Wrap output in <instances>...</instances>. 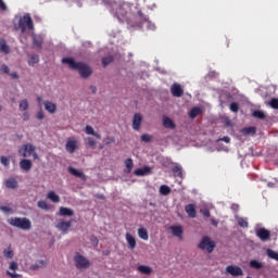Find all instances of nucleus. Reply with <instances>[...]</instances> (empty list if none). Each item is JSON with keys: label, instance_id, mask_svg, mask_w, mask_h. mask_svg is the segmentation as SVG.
I'll list each match as a JSON object with an SVG mask.
<instances>
[{"label": "nucleus", "instance_id": "dca6fc26", "mask_svg": "<svg viewBox=\"0 0 278 278\" xmlns=\"http://www.w3.org/2000/svg\"><path fill=\"white\" fill-rule=\"evenodd\" d=\"M134 175H136V177H144L147 175H151V167L144 166L142 168H137L135 169Z\"/></svg>", "mask_w": 278, "mask_h": 278}, {"label": "nucleus", "instance_id": "2eb2a0df", "mask_svg": "<svg viewBox=\"0 0 278 278\" xmlns=\"http://www.w3.org/2000/svg\"><path fill=\"white\" fill-rule=\"evenodd\" d=\"M43 105L46 112H49V114H55V112H58V105L49 100H46Z\"/></svg>", "mask_w": 278, "mask_h": 278}, {"label": "nucleus", "instance_id": "de8ad7c7", "mask_svg": "<svg viewBox=\"0 0 278 278\" xmlns=\"http://www.w3.org/2000/svg\"><path fill=\"white\" fill-rule=\"evenodd\" d=\"M230 112H235L238 113V111L240 110V105L238 104V102H232L230 103Z\"/></svg>", "mask_w": 278, "mask_h": 278}, {"label": "nucleus", "instance_id": "f704fd0d", "mask_svg": "<svg viewBox=\"0 0 278 278\" xmlns=\"http://www.w3.org/2000/svg\"><path fill=\"white\" fill-rule=\"evenodd\" d=\"M38 62H40V56H38V54H31L28 58V65L34 66L35 64H38Z\"/></svg>", "mask_w": 278, "mask_h": 278}, {"label": "nucleus", "instance_id": "ea45409f", "mask_svg": "<svg viewBox=\"0 0 278 278\" xmlns=\"http://www.w3.org/2000/svg\"><path fill=\"white\" fill-rule=\"evenodd\" d=\"M160 192H161V194H163V197H168V194L170 193V187H168L166 185H162L160 187Z\"/></svg>", "mask_w": 278, "mask_h": 278}, {"label": "nucleus", "instance_id": "c9c22d12", "mask_svg": "<svg viewBox=\"0 0 278 278\" xmlns=\"http://www.w3.org/2000/svg\"><path fill=\"white\" fill-rule=\"evenodd\" d=\"M125 166H126V169L124 172L127 173V174L131 173V170L134 168V160L127 159L125 161Z\"/></svg>", "mask_w": 278, "mask_h": 278}, {"label": "nucleus", "instance_id": "20e7f679", "mask_svg": "<svg viewBox=\"0 0 278 278\" xmlns=\"http://www.w3.org/2000/svg\"><path fill=\"white\" fill-rule=\"evenodd\" d=\"M198 249H200V251H205L206 253H214V250L216 249V241L205 236L201 239L200 243L198 244Z\"/></svg>", "mask_w": 278, "mask_h": 278}, {"label": "nucleus", "instance_id": "49530a36", "mask_svg": "<svg viewBox=\"0 0 278 278\" xmlns=\"http://www.w3.org/2000/svg\"><path fill=\"white\" fill-rule=\"evenodd\" d=\"M3 255L4 257H7L8 260H12V257H14V251L8 249L3 251Z\"/></svg>", "mask_w": 278, "mask_h": 278}, {"label": "nucleus", "instance_id": "f8f14e48", "mask_svg": "<svg viewBox=\"0 0 278 278\" xmlns=\"http://www.w3.org/2000/svg\"><path fill=\"white\" fill-rule=\"evenodd\" d=\"M256 236H257V238H260V240H262V242H266V241L270 240V230H268L266 228H260L256 231Z\"/></svg>", "mask_w": 278, "mask_h": 278}, {"label": "nucleus", "instance_id": "aec40b11", "mask_svg": "<svg viewBox=\"0 0 278 278\" xmlns=\"http://www.w3.org/2000/svg\"><path fill=\"white\" fill-rule=\"evenodd\" d=\"M163 127H165V129H175L176 125H175V122H173V119H170V117L164 115L163 116Z\"/></svg>", "mask_w": 278, "mask_h": 278}, {"label": "nucleus", "instance_id": "0e129e2a", "mask_svg": "<svg viewBox=\"0 0 278 278\" xmlns=\"http://www.w3.org/2000/svg\"><path fill=\"white\" fill-rule=\"evenodd\" d=\"M10 76H11L13 79H18V73H16V72L11 73Z\"/></svg>", "mask_w": 278, "mask_h": 278}, {"label": "nucleus", "instance_id": "79ce46f5", "mask_svg": "<svg viewBox=\"0 0 278 278\" xmlns=\"http://www.w3.org/2000/svg\"><path fill=\"white\" fill-rule=\"evenodd\" d=\"M112 62H114V56L109 55L106 58H103L102 59V66H104V68H105V66H108L109 64H112Z\"/></svg>", "mask_w": 278, "mask_h": 278}, {"label": "nucleus", "instance_id": "f257e3e1", "mask_svg": "<svg viewBox=\"0 0 278 278\" xmlns=\"http://www.w3.org/2000/svg\"><path fill=\"white\" fill-rule=\"evenodd\" d=\"M62 63L68 64V67L72 71H78V73H79L80 77H83V79H88V77H90V75H92V68H90L88 66V64H86L84 62H76L75 59H73V58H63Z\"/></svg>", "mask_w": 278, "mask_h": 278}, {"label": "nucleus", "instance_id": "5701e85b", "mask_svg": "<svg viewBox=\"0 0 278 278\" xmlns=\"http://www.w3.org/2000/svg\"><path fill=\"white\" fill-rule=\"evenodd\" d=\"M59 214L60 216H75V211H73V208L61 206Z\"/></svg>", "mask_w": 278, "mask_h": 278}, {"label": "nucleus", "instance_id": "f03ea898", "mask_svg": "<svg viewBox=\"0 0 278 278\" xmlns=\"http://www.w3.org/2000/svg\"><path fill=\"white\" fill-rule=\"evenodd\" d=\"M8 223L11 227H16L23 231H29L31 229V220L27 217H11L8 219Z\"/></svg>", "mask_w": 278, "mask_h": 278}, {"label": "nucleus", "instance_id": "7ed1b4c3", "mask_svg": "<svg viewBox=\"0 0 278 278\" xmlns=\"http://www.w3.org/2000/svg\"><path fill=\"white\" fill-rule=\"evenodd\" d=\"M15 29H21L22 34H25L27 29L34 31V21L31 20V15H29V13L24 14L18 21V27H15Z\"/></svg>", "mask_w": 278, "mask_h": 278}, {"label": "nucleus", "instance_id": "69168bd1", "mask_svg": "<svg viewBox=\"0 0 278 278\" xmlns=\"http://www.w3.org/2000/svg\"><path fill=\"white\" fill-rule=\"evenodd\" d=\"M89 88H90L92 94H97V87L96 86H90Z\"/></svg>", "mask_w": 278, "mask_h": 278}, {"label": "nucleus", "instance_id": "e433bc0d", "mask_svg": "<svg viewBox=\"0 0 278 278\" xmlns=\"http://www.w3.org/2000/svg\"><path fill=\"white\" fill-rule=\"evenodd\" d=\"M256 132H257V128H255V126H250L242 129V134H244V136H249V134H256Z\"/></svg>", "mask_w": 278, "mask_h": 278}, {"label": "nucleus", "instance_id": "b1692460", "mask_svg": "<svg viewBox=\"0 0 278 278\" xmlns=\"http://www.w3.org/2000/svg\"><path fill=\"white\" fill-rule=\"evenodd\" d=\"M201 114H203V109L199 108V106H194L190 110L189 112V117H191L192 119L197 118V116H201Z\"/></svg>", "mask_w": 278, "mask_h": 278}, {"label": "nucleus", "instance_id": "603ef678", "mask_svg": "<svg viewBox=\"0 0 278 278\" xmlns=\"http://www.w3.org/2000/svg\"><path fill=\"white\" fill-rule=\"evenodd\" d=\"M114 142H116V138H114V136L106 137V141H105L106 147L110 144H114Z\"/></svg>", "mask_w": 278, "mask_h": 278}, {"label": "nucleus", "instance_id": "774afa93", "mask_svg": "<svg viewBox=\"0 0 278 278\" xmlns=\"http://www.w3.org/2000/svg\"><path fill=\"white\" fill-rule=\"evenodd\" d=\"M31 155H33L34 160H38V153L33 152Z\"/></svg>", "mask_w": 278, "mask_h": 278}, {"label": "nucleus", "instance_id": "680f3d73", "mask_svg": "<svg viewBox=\"0 0 278 278\" xmlns=\"http://www.w3.org/2000/svg\"><path fill=\"white\" fill-rule=\"evenodd\" d=\"M219 140H222V142H226V143L231 142V138H229V137H223Z\"/></svg>", "mask_w": 278, "mask_h": 278}, {"label": "nucleus", "instance_id": "0eeeda50", "mask_svg": "<svg viewBox=\"0 0 278 278\" xmlns=\"http://www.w3.org/2000/svg\"><path fill=\"white\" fill-rule=\"evenodd\" d=\"M140 21H141V27H146L147 29H151L152 31L155 30V24L151 23L149 21V17L142 13V11L137 12Z\"/></svg>", "mask_w": 278, "mask_h": 278}, {"label": "nucleus", "instance_id": "9b49d317", "mask_svg": "<svg viewBox=\"0 0 278 278\" xmlns=\"http://www.w3.org/2000/svg\"><path fill=\"white\" fill-rule=\"evenodd\" d=\"M170 93L173 94V97H184V88H181V85L178 83H174L170 86Z\"/></svg>", "mask_w": 278, "mask_h": 278}, {"label": "nucleus", "instance_id": "a211bd4d", "mask_svg": "<svg viewBox=\"0 0 278 278\" xmlns=\"http://www.w3.org/2000/svg\"><path fill=\"white\" fill-rule=\"evenodd\" d=\"M126 242L128 244V249H130L131 251H134V249H136V238L134 236H131V233L127 232L126 236Z\"/></svg>", "mask_w": 278, "mask_h": 278}, {"label": "nucleus", "instance_id": "58836bf2", "mask_svg": "<svg viewBox=\"0 0 278 278\" xmlns=\"http://www.w3.org/2000/svg\"><path fill=\"white\" fill-rule=\"evenodd\" d=\"M252 116H254V118H258L260 121H264V118H266V114L260 110L254 111Z\"/></svg>", "mask_w": 278, "mask_h": 278}, {"label": "nucleus", "instance_id": "c85d7f7f", "mask_svg": "<svg viewBox=\"0 0 278 278\" xmlns=\"http://www.w3.org/2000/svg\"><path fill=\"white\" fill-rule=\"evenodd\" d=\"M68 173L74 175V177H79V179H86V175L83 172L77 170L75 167H68Z\"/></svg>", "mask_w": 278, "mask_h": 278}, {"label": "nucleus", "instance_id": "cd10ccee", "mask_svg": "<svg viewBox=\"0 0 278 278\" xmlns=\"http://www.w3.org/2000/svg\"><path fill=\"white\" fill-rule=\"evenodd\" d=\"M0 53L8 55L10 53V46L5 42V39H0Z\"/></svg>", "mask_w": 278, "mask_h": 278}, {"label": "nucleus", "instance_id": "338daca9", "mask_svg": "<svg viewBox=\"0 0 278 278\" xmlns=\"http://www.w3.org/2000/svg\"><path fill=\"white\" fill-rule=\"evenodd\" d=\"M213 227H218V222L216 219H211Z\"/></svg>", "mask_w": 278, "mask_h": 278}, {"label": "nucleus", "instance_id": "6ab92c4d", "mask_svg": "<svg viewBox=\"0 0 278 278\" xmlns=\"http://www.w3.org/2000/svg\"><path fill=\"white\" fill-rule=\"evenodd\" d=\"M185 212L188 214L189 218H197V207L194 204H188L185 207Z\"/></svg>", "mask_w": 278, "mask_h": 278}, {"label": "nucleus", "instance_id": "6e6d98bb", "mask_svg": "<svg viewBox=\"0 0 278 278\" xmlns=\"http://www.w3.org/2000/svg\"><path fill=\"white\" fill-rule=\"evenodd\" d=\"M0 161L3 166H10V159H8L7 156H1Z\"/></svg>", "mask_w": 278, "mask_h": 278}, {"label": "nucleus", "instance_id": "8fccbe9b", "mask_svg": "<svg viewBox=\"0 0 278 278\" xmlns=\"http://www.w3.org/2000/svg\"><path fill=\"white\" fill-rule=\"evenodd\" d=\"M269 105H270V108H273V110H278V99L277 98H273L269 101Z\"/></svg>", "mask_w": 278, "mask_h": 278}, {"label": "nucleus", "instance_id": "c756f323", "mask_svg": "<svg viewBox=\"0 0 278 278\" xmlns=\"http://www.w3.org/2000/svg\"><path fill=\"white\" fill-rule=\"evenodd\" d=\"M250 268H254L255 270H261V268H264V263L257 260H252L250 261Z\"/></svg>", "mask_w": 278, "mask_h": 278}, {"label": "nucleus", "instance_id": "3c124183", "mask_svg": "<svg viewBox=\"0 0 278 278\" xmlns=\"http://www.w3.org/2000/svg\"><path fill=\"white\" fill-rule=\"evenodd\" d=\"M200 214H202V216H204V218H210V216H212V214L210 213V210H207V208L200 210Z\"/></svg>", "mask_w": 278, "mask_h": 278}, {"label": "nucleus", "instance_id": "393cba45", "mask_svg": "<svg viewBox=\"0 0 278 278\" xmlns=\"http://www.w3.org/2000/svg\"><path fill=\"white\" fill-rule=\"evenodd\" d=\"M85 134H87V136H94V138L101 140V136L99 135V132L94 131V128H92V126L90 125L86 126Z\"/></svg>", "mask_w": 278, "mask_h": 278}, {"label": "nucleus", "instance_id": "ddd939ff", "mask_svg": "<svg viewBox=\"0 0 278 278\" xmlns=\"http://www.w3.org/2000/svg\"><path fill=\"white\" fill-rule=\"evenodd\" d=\"M141 125H142V114L135 113L132 117V129H135V131H140Z\"/></svg>", "mask_w": 278, "mask_h": 278}, {"label": "nucleus", "instance_id": "4468645a", "mask_svg": "<svg viewBox=\"0 0 278 278\" xmlns=\"http://www.w3.org/2000/svg\"><path fill=\"white\" fill-rule=\"evenodd\" d=\"M65 149L67 153H74L75 151H77V140H75L74 138L67 139Z\"/></svg>", "mask_w": 278, "mask_h": 278}, {"label": "nucleus", "instance_id": "864d4df0", "mask_svg": "<svg viewBox=\"0 0 278 278\" xmlns=\"http://www.w3.org/2000/svg\"><path fill=\"white\" fill-rule=\"evenodd\" d=\"M0 71L4 73L5 75H10V67L5 64H2L0 67Z\"/></svg>", "mask_w": 278, "mask_h": 278}, {"label": "nucleus", "instance_id": "9d476101", "mask_svg": "<svg viewBox=\"0 0 278 278\" xmlns=\"http://www.w3.org/2000/svg\"><path fill=\"white\" fill-rule=\"evenodd\" d=\"M73 225V220H61L56 224V229H59V231H62V233H68V229H71Z\"/></svg>", "mask_w": 278, "mask_h": 278}, {"label": "nucleus", "instance_id": "f3484780", "mask_svg": "<svg viewBox=\"0 0 278 278\" xmlns=\"http://www.w3.org/2000/svg\"><path fill=\"white\" fill-rule=\"evenodd\" d=\"M170 231L173 232V236H175L176 238H179V240H184V227L172 226Z\"/></svg>", "mask_w": 278, "mask_h": 278}, {"label": "nucleus", "instance_id": "473e14b6", "mask_svg": "<svg viewBox=\"0 0 278 278\" xmlns=\"http://www.w3.org/2000/svg\"><path fill=\"white\" fill-rule=\"evenodd\" d=\"M33 45L34 47H37V49H41L42 48V37L40 36H33Z\"/></svg>", "mask_w": 278, "mask_h": 278}, {"label": "nucleus", "instance_id": "4d7b16f0", "mask_svg": "<svg viewBox=\"0 0 278 278\" xmlns=\"http://www.w3.org/2000/svg\"><path fill=\"white\" fill-rule=\"evenodd\" d=\"M36 118L38 121H45V112L38 111L37 114H36Z\"/></svg>", "mask_w": 278, "mask_h": 278}, {"label": "nucleus", "instance_id": "bb28decb", "mask_svg": "<svg viewBox=\"0 0 278 278\" xmlns=\"http://www.w3.org/2000/svg\"><path fill=\"white\" fill-rule=\"evenodd\" d=\"M137 270L141 273V275H151V273H153V268L147 265H139Z\"/></svg>", "mask_w": 278, "mask_h": 278}, {"label": "nucleus", "instance_id": "4be33fe9", "mask_svg": "<svg viewBox=\"0 0 278 278\" xmlns=\"http://www.w3.org/2000/svg\"><path fill=\"white\" fill-rule=\"evenodd\" d=\"M4 186H7V188L10 190H16V188H18V181H16L14 178H9L4 181Z\"/></svg>", "mask_w": 278, "mask_h": 278}, {"label": "nucleus", "instance_id": "5fc2aeb1", "mask_svg": "<svg viewBox=\"0 0 278 278\" xmlns=\"http://www.w3.org/2000/svg\"><path fill=\"white\" fill-rule=\"evenodd\" d=\"M0 211L1 212H4V214H10V213H12V207H10V206H0Z\"/></svg>", "mask_w": 278, "mask_h": 278}, {"label": "nucleus", "instance_id": "bf43d9fd", "mask_svg": "<svg viewBox=\"0 0 278 278\" xmlns=\"http://www.w3.org/2000/svg\"><path fill=\"white\" fill-rule=\"evenodd\" d=\"M0 10L2 12H5V10H8V5L5 4V2L3 0H0Z\"/></svg>", "mask_w": 278, "mask_h": 278}, {"label": "nucleus", "instance_id": "72a5a7b5", "mask_svg": "<svg viewBox=\"0 0 278 278\" xmlns=\"http://www.w3.org/2000/svg\"><path fill=\"white\" fill-rule=\"evenodd\" d=\"M47 198L52 201V203H60V195H58L54 191L48 192Z\"/></svg>", "mask_w": 278, "mask_h": 278}, {"label": "nucleus", "instance_id": "423d86ee", "mask_svg": "<svg viewBox=\"0 0 278 278\" xmlns=\"http://www.w3.org/2000/svg\"><path fill=\"white\" fill-rule=\"evenodd\" d=\"M129 12V4H121L115 10V16L118 20L119 23H129V18L127 17V14Z\"/></svg>", "mask_w": 278, "mask_h": 278}, {"label": "nucleus", "instance_id": "e2e57ef3", "mask_svg": "<svg viewBox=\"0 0 278 278\" xmlns=\"http://www.w3.org/2000/svg\"><path fill=\"white\" fill-rule=\"evenodd\" d=\"M22 118H23V121H28L29 119V113L28 112L23 113Z\"/></svg>", "mask_w": 278, "mask_h": 278}, {"label": "nucleus", "instance_id": "a18cd8bd", "mask_svg": "<svg viewBox=\"0 0 278 278\" xmlns=\"http://www.w3.org/2000/svg\"><path fill=\"white\" fill-rule=\"evenodd\" d=\"M238 225H239V227H243V229H247L249 227V222H247V219L240 217L238 219Z\"/></svg>", "mask_w": 278, "mask_h": 278}, {"label": "nucleus", "instance_id": "37998d69", "mask_svg": "<svg viewBox=\"0 0 278 278\" xmlns=\"http://www.w3.org/2000/svg\"><path fill=\"white\" fill-rule=\"evenodd\" d=\"M267 255L270 257V260H276V262H278V253L276 251L268 249Z\"/></svg>", "mask_w": 278, "mask_h": 278}, {"label": "nucleus", "instance_id": "2f4dec72", "mask_svg": "<svg viewBox=\"0 0 278 278\" xmlns=\"http://www.w3.org/2000/svg\"><path fill=\"white\" fill-rule=\"evenodd\" d=\"M173 173L175 177H179L180 179H184V168L181 166L177 165L173 167Z\"/></svg>", "mask_w": 278, "mask_h": 278}, {"label": "nucleus", "instance_id": "1a4fd4ad", "mask_svg": "<svg viewBox=\"0 0 278 278\" xmlns=\"http://www.w3.org/2000/svg\"><path fill=\"white\" fill-rule=\"evenodd\" d=\"M226 273H228V275H231L232 277H242L244 275V271H242V268L236 265L227 266Z\"/></svg>", "mask_w": 278, "mask_h": 278}, {"label": "nucleus", "instance_id": "13d9d810", "mask_svg": "<svg viewBox=\"0 0 278 278\" xmlns=\"http://www.w3.org/2000/svg\"><path fill=\"white\" fill-rule=\"evenodd\" d=\"M9 268L10 270H18V264L16 262H11Z\"/></svg>", "mask_w": 278, "mask_h": 278}, {"label": "nucleus", "instance_id": "412c9836", "mask_svg": "<svg viewBox=\"0 0 278 278\" xmlns=\"http://www.w3.org/2000/svg\"><path fill=\"white\" fill-rule=\"evenodd\" d=\"M31 166H34V164L31 163V161L24 159L20 162V167L22 168V170H25L26 173H28V170H31Z\"/></svg>", "mask_w": 278, "mask_h": 278}, {"label": "nucleus", "instance_id": "6e6552de", "mask_svg": "<svg viewBox=\"0 0 278 278\" xmlns=\"http://www.w3.org/2000/svg\"><path fill=\"white\" fill-rule=\"evenodd\" d=\"M36 151V147L30 143L24 144L18 153H22L23 157H31V154Z\"/></svg>", "mask_w": 278, "mask_h": 278}, {"label": "nucleus", "instance_id": "39448f33", "mask_svg": "<svg viewBox=\"0 0 278 278\" xmlns=\"http://www.w3.org/2000/svg\"><path fill=\"white\" fill-rule=\"evenodd\" d=\"M74 263L78 270H86V268H90V260L81 255L79 252H76Z\"/></svg>", "mask_w": 278, "mask_h": 278}, {"label": "nucleus", "instance_id": "a19ab883", "mask_svg": "<svg viewBox=\"0 0 278 278\" xmlns=\"http://www.w3.org/2000/svg\"><path fill=\"white\" fill-rule=\"evenodd\" d=\"M86 144L87 147H89V149H94V147H97V141L94 139H92V137H87L86 138Z\"/></svg>", "mask_w": 278, "mask_h": 278}, {"label": "nucleus", "instance_id": "a878e982", "mask_svg": "<svg viewBox=\"0 0 278 278\" xmlns=\"http://www.w3.org/2000/svg\"><path fill=\"white\" fill-rule=\"evenodd\" d=\"M47 266V262L39 260L36 261L35 264L30 265V270H40V268H45Z\"/></svg>", "mask_w": 278, "mask_h": 278}, {"label": "nucleus", "instance_id": "09e8293b", "mask_svg": "<svg viewBox=\"0 0 278 278\" xmlns=\"http://www.w3.org/2000/svg\"><path fill=\"white\" fill-rule=\"evenodd\" d=\"M141 140H142V142H151V140H153V136H151L149 134H143V135H141Z\"/></svg>", "mask_w": 278, "mask_h": 278}, {"label": "nucleus", "instance_id": "7c9ffc66", "mask_svg": "<svg viewBox=\"0 0 278 278\" xmlns=\"http://www.w3.org/2000/svg\"><path fill=\"white\" fill-rule=\"evenodd\" d=\"M138 236L141 240H149V231L144 227L138 229Z\"/></svg>", "mask_w": 278, "mask_h": 278}, {"label": "nucleus", "instance_id": "052dcab7", "mask_svg": "<svg viewBox=\"0 0 278 278\" xmlns=\"http://www.w3.org/2000/svg\"><path fill=\"white\" fill-rule=\"evenodd\" d=\"M7 275L11 278H16V277H22L21 274H16V273H11V271H7Z\"/></svg>", "mask_w": 278, "mask_h": 278}, {"label": "nucleus", "instance_id": "4c0bfd02", "mask_svg": "<svg viewBox=\"0 0 278 278\" xmlns=\"http://www.w3.org/2000/svg\"><path fill=\"white\" fill-rule=\"evenodd\" d=\"M20 110L21 112H27V110H29V102L27 99H24L20 102Z\"/></svg>", "mask_w": 278, "mask_h": 278}, {"label": "nucleus", "instance_id": "c03bdc74", "mask_svg": "<svg viewBox=\"0 0 278 278\" xmlns=\"http://www.w3.org/2000/svg\"><path fill=\"white\" fill-rule=\"evenodd\" d=\"M37 207H39L40 210H49V204L47 203V201L40 200L37 203Z\"/></svg>", "mask_w": 278, "mask_h": 278}]
</instances>
